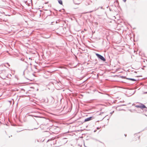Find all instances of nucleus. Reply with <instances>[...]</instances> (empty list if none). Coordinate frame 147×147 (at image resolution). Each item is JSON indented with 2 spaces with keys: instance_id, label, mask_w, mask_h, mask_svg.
Masks as SVG:
<instances>
[{
  "instance_id": "36",
  "label": "nucleus",
  "mask_w": 147,
  "mask_h": 147,
  "mask_svg": "<svg viewBox=\"0 0 147 147\" xmlns=\"http://www.w3.org/2000/svg\"><path fill=\"white\" fill-rule=\"evenodd\" d=\"M48 3V2H46V4H47V3Z\"/></svg>"
},
{
  "instance_id": "30",
  "label": "nucleus",
  "mask_w": 147,
  "mask_h": 147,
  "mask_svg": "<svg viewBox=\"0 0 147 147\" xmlns=\"http://www.w3.org/2000/svg\"><path fill=\"white\" fill-rule=\"evenodd\" d=\"M30 65H32V63H30Z\"/></svg>"
},
{
  "instance_id": "25",
  "label": "nucleus",
  "mask_w": 147,
  "mask_h": 147,
  "mask_svg": "<svg viewBox=\"0 0 147 147\" xmlns=\"http://www.w3.org/2000/svg\"><path fill=\"white\" fill-rule=\"evenodd\" d=\"M29 59H30V60H32V59L31 58H30V57L29 58Z\"/></svg>"
},
{
  "instance_id": "27",
  "label": "nucleus",
  "mask_w": 147,
  "mask_h": 147,
  "mask_svg": "<svg viewBox=\"0 0 147 147\" xmlns=\"http://www.w3.org/2000/svg\"><path fill=\"white\" fill-rule=\"evenodd\" d=\"M100 8H101V9H103V8H102V7H100Z\"/></svg>"
},
{
  "instance_id": "20",
  "label": "nucleus",
  "mask_w": 147,
  "mask_h": 147,
  "mask_svg": "<svg viewBox=\"0 0 147 147\" xmlns=\"http://www.w3.org/2000/svg\"><path fill=\"white\" fill-rule=\"evenodd\" d=\"M7 65H8V66H9V67L10 66V65L8 63H7Z\"/></svg>"
},
{
  "instance_id": "18",
  "label": "nucleus",
  "mask_w": 147,
  "mask_h": 147,
  "mask_svg": "<svg viewBox=\"0 0 147 147\" xmlns=\"http://www.w3.org/2000/svg\"><path fill=\"white\" fill-rule=\"evenodd\" d=\"M100 127H97V128H97V129H100Z\"/></svg>"
},
{
  "instance_id": "5",
  "label": "nucleus",
  "mask_w": 147,
  "mask_h": 147,
  "mask_svg": "<svg viewBox=\"0 0 147 147\" xmlns=\"http://www.w3.org/2000/svg\"><path fill=\"white\" fill-rule=\"evenodd\" d=\"M94 117L92 116L90 117H88L87 118H86L85 119L84 121V122H86L87 121H90L91 120H92V119H94Z\"/></svg>"
},
{
  "instance_id": "2",
  "label": "nucleus",
  "mask_w": 147,
  "mask_h": 147,
  "mask_svg": "<svg viewBox=\"0 0 147 147\" xmlns=\"http://www.w3.org/2000/svg\"><path fill=\"white\" fill-rule=\"evenodd\" d=\"M96 55L99 59H100L101 60L103 61H106V59L101 55L99 54L96 53Z\"/></svg>"
},
{
  "instance_id": "22",
  "label": "nucleus",
  "mask_w": 147,
  "mask_h": 147,
  "mask_svg": "<svg viewBox=\"0 0 147 147\" xmlns=\"http://www.w3.org/2000/svg\"><path fill=\"white\" fill-rule=\"evenodd\" d=\"M125 105H120V106H125Z\"/></svg>"
},
{
  "instance_id": "32",
  "label": "nucleus",
  "mask_w": 147,
  "mask_h": 147,
  "mask_svg": "<svg viewBox=\"0 0 147 147\" xmlns=\"http://www.w3.org/2000/svg\"><path fill=\"white\" fill-rule=\"evenodd\" d=\"M96 131V130H95L94 131V132H95Z\"/></svg>"
},
{
  "instance_id": "24",
  "label": "nucleus",
  "mask_w": 147,
  "mask_h": 147,
  "mask_svg": "<svg viewBox=\"0 0 147 147\" xmlns=\"http://www.w3.org/2000/svg\"><path fill=\"white\" fill-rule=\"evenodd\" d=\"M124 2H125L126 1V0H122Z\"/></svg>"
},
{
  "instance_id": "34",
  "label": "nucleus",
  "mask_w": 147,
  "mask_h": 147,
  "mask_svg": "<svg viewBox=\"0 0 147 147\" xmlns=\"http://www.w3.org/2000/svg\"><path fill=\"white\" fill-rule=\"evenodd\" d=\"M144 115H145V116H146L147 117V115H146V114H144Z\"/></svg>"
},
{
  "instance_id": "17",
  "label": "nucleus",
  "mask_w": 147,
  "mask_h": 147,
  "mask_svg": "<svg viewBox=\"0 0 147 147\" xmlns=\"http://www.w3.org/2000/svg\"><path fill=\"white\" fill-rule=\"evenodd\" d=\"M114 112V111H113L112 112L110 113L111 114V115Z\"/></svg>"
},
{
  "instance_id": "7",
  "label": "nucleus",
  "mask_w": 147,
  "mask_h": 147,
  "mask_svg": "<svg viewBox=\"0 0 147 147\" xmlns=\"http://www.w3.org/2000/svg\"><path fill=\"white\" fill-rule=\"evenodd\" d=\"M58 81L57 80H53L51 82L54 85H55V86H56L57 84L58 83Z\"/></svg>"
},
{
  "instance_id": "19",
  "label": "nucleus",
  "mask_w": 147,
  "mask_h": 147,
  "mask_svg": "<svg viewBox=\"0 0 147 147\" xmlns=\"http://www.w3.org/2000/svg\"><path fill=\"white\" fill-rule=\"evenodd\" d=\"M144 94H147V92H145L143 93Z\"/></svg>"
},
{
  "instance_id": "8",
  "label": "nucleus",
  "mask_w": 147,
  "mask_h": 147,
  "mask_svg": "<svg viewBox=\"0 0 147 147\" xmlns=\"http://www.w3.org/2000/svg\"><path fill=\"white\" fill-rule=\"evenodd\" d=\"M126 79H127L129 80L133 81H137V80H136L134 78H126Z\"/></svg>"
},
{
  "instance_id": "3",
  "label": "nucleus",
  "mask_w": 147,
  "mask_h": 147,
  "mask_svg": "<svg viewBox=\"0 0 147 147\" xmlns=\"http://www.w3.org/2000/svg\"><path fill=\"white\" fill-rule=\"evenodd\" d=\"M67 139L66 138H63L61 139L60 140V142H61V143L59 144V146H61L63 145V144L66 143L67 142Z\"/></svg>"
},
{
  "instance_id": "28",
  "label": "nucleus",
  "mask_w": 147,
  "mask_h": 147,
  "mask_svg": "<svg viewBox=\"0 0 147 147\" xmlns=\"http://www.w3.org/2000/svg\"><path fill=\"white\" fill-rule=\"evenodd\" d=\"M140 136H139L138 137V138L139 139L140 138Z\"/></svg>"
},
{
  "instance_id": "14",
  "label": "nucleus",
  "mask_w": 147,
  "mask_h": 147,
  "mask_svg": "<svg viewBox=\"0 0 147 147\" xmlns=\"http://www.w3.org/2000/svg\"><path fill=\"white\" fill-rule=\"evenodd\" d=\"M53 139H54L53 138H51L50 139L48 140L47 141V142H48L50 140H53Z\"/></svg>"
},
{
  "instance_id": "37",
  "label": "nucleus",
  "mask_w": 147,
  "mask_h": 147,
  "mask_svg": "<svg viewBox=\"0 0 147 147\" xmlns=\"http://www.w3.org/2000/svg\"><path fill=\"white\" fill-rule=\"evenodd\" d=\"M143 62H145V61H144V60Z\"/></svg>"
},
{
  "instance_id": "12",
  "label": "nucleus",
  "mask_w": 147,
  "mask_h": 147,
  "mask_svg": "<svg viewBox=\"0 0 147 147\" xmlns=\"http://www.w3.org/2000/svg\"><path fill=\"white\" fill-rule=\"evenodd\" d=\"M99 8V7L97 8V9H95L94 10L90 11H89L87 12V13H91V12H92L93 11H96V10L98 9Z\"/></svg>"
},
{
  "instance_id": "13",
  "label": "nucleus",
  "mask_w": 147,
  "mask_h": 147,
  "mask_svg": "<svg viewBox=\"0 0 147 147\" xmlns=\"http://www.w3.org/2000/svg\"><path fill=\"white\" fill-rule=\"evenodd\" d=\"M120 78H127L125 76H120Z\"/></svg>"
},
{
  "instance_id": "35",
  "label": "nucleus",
  "mask_w": 147,
  "mask_h": 147,
  "mask_svg": "<svg viewBox=\"0 0 147 147\" xmlns=\"http://www.w3.org/2000/svg\"><path fill=\"white\" fill-rule=\"evenodd\" d=\"M142 69H144L143 68H142Z\"/></svg>"
},
{
  "instance_id": "11",
  "label": "nucleus",
  "mask_w": 147,
  "mask_h": 147,
  "mask_svg": "<svg viewBox=\"0 0 147 147\" xmlns=\"http://www.w3.org/2000/svg\"><path fill=\"white\" fill-rule=\"evenodd\" d=\"M58 2L60 4V5H62L63 4V2L61 0H58Z\"/></svg>"
},
{
  "instance_id": "16",
  "label": "nucleus",
  "mask_w": 147,
  "mask_h": 147,
  "mask_svg": "<svg viewBox=\"0 0 147 147\" xmlns=\"http://www.w3.org/2000/svg\"><path fill=\"white\" fill-rule=\"evenodd\" d=\"M59 142V140H56V144L57 143H58Z\"/></svg>"
},
{
  "instance_id": "21",
  "label": "nucleus",
  "mask_w": 147,
  "mask_h": 147,
  "mask_svg": "<svg viewBox=\"0 0 147 147\" xmlns=\"http://www.w3.org/2000/svg\"><path fill=\"white\" fill-rule=\"evenodd\" d=\"M24 59H23L22 58H21V60H22V61H24Z\"/></svg>"
},
{
  "instance_id": "26",
  "label": "nucleus",
  "mask_w": 147,
  "mask_h": 147,
  "mask_svg": "<svg viewBox=\"0 0 147 147\" xmlns=\"http://www.w3.org/2000/svg\"><path fill=\"white\" fill-rule=\"evenodd\" d=\"M124 136H125V137H126V136H127V134H124Z\"/></svg>"
},
{
  "instance_id": "23",
  "label": "nucleus",
  "mask_w": 147,
  "mask_h": 147,
  "mask_svg": "<svg viewBox=\"0 0 147 147\" xmlns=\"http://www.w3.org/2000/svg\"><path fill=\"white\" fill-rule=\"evenodd\" d=\"M42 126L43 127V128H45V127H46V126H45V125H43Z\"/></svg>"
},
{
  "instance_id": "15",
  "label": "nucleus",
  "mask_w": 147,
  "mask_h": 147,
  "mask_svg": "<svg viewBox=\"0 0 147 147\" xmlns=\"http://www.w3.org/2000/svg\"><path fill=\"white\" fill-rule=\"evenodd\" d=\"M146 109H144V111L145 112H147V107L145 108Z\"/></svg>"
},
{
  "instance_id": "10",
  "label": "nucleus",
  "mask_w": 147,
  "mask_h": 147,
  "mask_svg": "<svg viewBox=\"0 0 147 147\" xmlns=\"http://www.w3.org/2000/svg\"><path fill=\"white\" fill-rule=\"evenodd\" d=\"M61 82L59 81H58V83L57 84V85L58 86H61Z\"/></svg>"
},
{
  "instance_id": "9",
  "label": "nucleus",
  "mask_w": 147,
  "mask_h": 147,
  "mask_svg": "<svg viewBox=\"0 0 147 147\" xmlns=\"http://www.w3.org/2000/svg\"><path fill=\"white\" fill-rule=\"evenodd\" d=\"M30 116H32L34 117H36L42 118V117L40 116L37 115H30Z\"/></svg>"
},
{
  "instance_id": "29",
  "label": "nucleus",
  "mask_w": 147,
  "mask_h": 147,
  "mask_svg": "<svg viewBox=\"0 0 147 147\" xmlns=\"http://www.w3.org/2000/svg\"><path fill=\"white\" fill-rule=\"evenodd\" d=\"M143 67H146V66H144H144H143Z\"/></svg>"
},
{
  "instance_id": "6",
  "label": "nucleus",
  "mask_w": 147,
  "mask_h": 147,
  "mask_svg": "<svg viewBox=\"0 0 147 147\" xmlns=\"http://www.w3.org/2000/svg\"><path fill=\"white\" fill-rule=\"evenodd\" d=\"M92 2L90 0H86L84 2V4L86 6H88L90 4V3Z\"/></svg>"
},
{
  "instance_id": "33",
  "label": "nucleus",
  "mask_w": 147,
  "mask_h": 147,
  "mask_svg": "<svg viewBox=\"0 0 147 147\" xmlns=\"http://www.w3.org/2000/svg\"><path fill=\"white\" fill-rule=\"evenodd\" d=\"M37 128H34V129H37Z\"/></svg>"
},
{
  "instance_id": "31",
  "label": "nucleus",
  "mask_w": 147,
  "mask_h": 147,
  "mask_svg": "<svg viewBox=\"0 0 147 147\" xmlns=\"http://www.w3.org/2000/svg\"><path fill=\"white\" fill-rule=\"evenodd\" d=\"M134 72L135 73H136L137 72L136 71H134Z\"/></svg>"
},
{
  "instance_id": "4",
  "label": "nucleus",
  "mask_w": 147,
  "mask_h": 147,
  "mask_svg": "<svg viewBox=\"0 0 147 147\" xmlns=\"http://www.w3.org/2000/svg\"><path fill=\"white\" fill-rule=\"evenodd\" d=\"M135 107L137 108H140L141 109L146 108V106L142 103H140V105H136L135 106Z\"/></svg>"
},
{
  "instance_id": "1",
  "label": "nucleus",
  "mask_w": 147,
  "mask_h": 147,
  "mask_svg": "<svg viewBox=\"0 0 147 147\" xmlns=\"http://www.w3.org/2000/svg\"><path fill=\"white\" fill-rule=\"evenodd\" d=\"M26 63H27V65H26V69L24 71L23 73V75L24 76L25 75H26L27 76L28 75H30V72L27 69L28 67L29 64L26 61H25Z\"/></svg>"
}]
</instances>
